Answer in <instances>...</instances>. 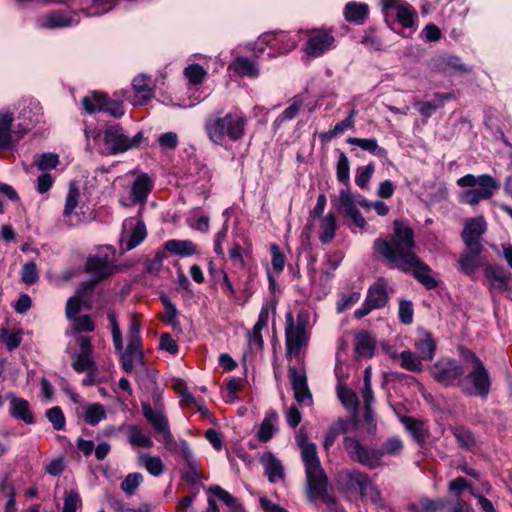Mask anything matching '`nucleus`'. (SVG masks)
<instances>
[{
	"label": "nucleus",
	"mask_w": 512,
	"mask_h": 512,
	"mask_svg": "<svg viewBox=\"0 0 512 512\" xmlns=\"http://www.w3.org/2000/svg\"><path fill=\"white\" fill-rule=\"evenodd\" d=\"M10 399V413L13 417L22 420L26 424H32L34 422L33 415L29 409V403L27 400L9 396Z\"/></svg>",
	"instance_id": "nucleus-27"
},
{
	"label": "nucleus",
	"mask_w": 512,
	"mask_h": 512,
	"mask_svg": "<svg viewBox=\"0 0 512 512\" xmlns=\"http://www.w3.org/2000/svg\"><path fill=\"white\" fill-rule=\"evenodd\" d=\"M73 23V19L62 13H51L47 15L44 20L43 26L47 28H61L70 26Z\"/></svg>",
	"instance_id": "nucleus-46"
},
{
	"label": "nucleus",
	"mask_w": 512,
	"mask_h": 512,
	"mask_svg": "<svg viewBox=\"0 0 512 512\" xmlns=\"http://www.w3.org/2000/svg\"><path fill=\"white\" fill-rule=\"evenodd\" d=\"M309 340L308 331L293 326V314H286L285 341L287 355L292 358L300 353V350L307 346Z\"/></svg>",
	"instance_id": "nucleus-15"
},
{
	"label": "nucleus",
	"mask_w": 512,
	"mask_h": 512,
	"mask_svg": "<svg viewBox=\"0 0 512 512\" xmlns=\"http://www.w3.org/2000/svg\"><path fill=\"white\" fill-rule=\"evenodd\" d=\"M457 185L471 188L462 191L459 195L461 203L471 206L477 205L482 200L490 199L500 187L498 181L488 174L479 176L467 174L457 180Z\"/></svg>",
	"instance_id": "nucleus-6"
},
{
	"label": "nucleus",
	"mask_w": 512,
	"mask_h": 512,
	"mask_svg": "<svg viewBox=\"0 0 512 512\" xmlns=\"http://www.w3.org/2000/svg\"><path fill=\"white\" fill-rule=\"evenodd\" d=\"M158 142L162 150H174L178 145V136L175 132H166L159 136Z\"/></svg>",
	"instance_id": "nucleus-62"
},
{
	"label": "nucleus",
	"mask_w": 512,
	"mask_h": 512,
	"mask_svg": "<svg viewBox=\"0 0 512 512\" xmlns=\"http://www.w3.org/2000/svg\"><path fill=\"white\" fill-rule=\"evenodd\" d=\"M301 451L306 475V494L309 502H324L329 508L336 504L335 498L328 491V478L317 454L316 445L305 434L296 436Z\"/></svg>",
	"instance_id": "nucleus-2"
},
{
	"label": "nucleus",
	"mask_w": 512,
	"mask_h": 512,
	"mask_svg": "<svg viewBox=\"0 0 512 512\" xmlns=\"http://www.w3.org/2000/svg\"><path fill=\"white\" fill-rule=\"evenodd\" d=\"M484 276L488 281V288L492 295L496 291H509L511 275L503 268L486 264L484 266Z\"/></svg>",
	"instance_id": "nucleus-19"
},
{
	"label": "nucleus",
	"mask_w": 512,
	"mask_h": 512,
	"mask_svg": "<svg viewBox=\"0 0 512 512\" xmlns=\"http://www.w3.org/2000/svg\"><path fill=\"white\" fill-rule=\"evenodd\" d=\"M115 251L111 246H103L98 252L90 256L86 262V271L92 275L96 281H102L115 272L119 268L113 264L112 256Z\"/></svg>",
	"instance_id": "nucleus-9"
},
{
	"label": "nucleus",
	"mask_w": 512,
	"mask_h": 512,
	"mask_svg": "<svg viewBox=\"0 0 512 512\" xmlns=\"http://www.w3.org/2000/svg\"><path fill=\"white\" fill-rule=\"evenodd\" d=\"M347 143L360 147L362 150L368 151L379 157L386 156V150L378 146V142L375 138H356L349 137Z\"/></svg>",
	"instance_id": "nucleus-34"
},
{
	"label": "nucleus",
	"mask_w": 512,
	"mask_h": 512,
	"mask_svg": "<svg viewBox=\"0 0 512 512\" xmlns=\"http://www.w3.org/2000/svg\"><path fill=\"white\" fill-rule=\"evenodd\" d=\"M72 367L75 371L81 373V372H87L89 370H97V367L92 360L91 355L86 354H77L75 356L74 361L72 362Z\"/></svg>",
	"instance_id": "nucleus-52"
},
{
	"label": "nucleus",
	"mask_w": 512,
	"mask_h": 512,
	"mask_svg": "<svg viewBox=\"0 0 512 512\" xmlns=\"http://www.w3.org/2000/svg\"><path fill=\"white\" fill-rule=\"evenodd\" d=\"M395 12L397 20L403 27L409 28L413 26L415 12L408 4L403 3L401 6H398Z\"/></svg>",
	"instance_id": "nucleus-49"
},
{
	"label": "nucleus",
	"mask_w": 512,
	"mask_h": 512,
	"mask_svg": "<svg viewBox=\"0 0 512 512\" xmlns=\"http://www.w3.org/2000/svg\"><path fill=\"white\" fill-rule=\"evenodd\" d=\"M451 432L460 448L471 450L476 445V438L469 429L463 426H455L451 428Z\"/></svg>",
	"instance_id": "nucleus-36"
},
{
	"label": "nucleus",
	"mask_w": 512,
	"mask_h": 512,
	"mask_svg": "<svg viewBox=\"0 0 512 512\" xmlns=\"http://www.w3.org/2000/svg\"><path fill=\"white\" fill-rule=\"evenodd\" d=\"M344 14L347 21L362 24L368 15V5L349 2L346 4Z\"/></svg>",
	"instance_id": "nucleus-33"
},
{
	"label": "nucleus",
	"mask_w": 512,
	"mask_h": 512,
	"mask_svg": "<svg viewBox=\"0 0 512 512\" xmlns=\"http://www.w3.org/2000/svg\"><path fill=\"white\" fill-rule=\"evenodd\" d=\"M79 197V190L73 184L70 185L63 212L65 217H69L73 214L75 208L78 206Z\"/></svg>",
	"instance_id": "nucleus-56"
},
{
	"label": "nucleus",
	"mask_w": 512,
	"mask_h": 512,
	"mask_svg": "<svg viewBox=\"0 0 512 512\" xmlns=\"http://www.w3.org/2000/svg\"><path fill=\"white\" fill-rule=\"evenodd\" d=\"M108 319L110 321L114 348L118 353H120L123 369L127 373H131L136 367L143 364L144 356L142 349L127 347L126 351H123L122 332L120 330L116 314L114 312H109Z\"/></svg>",
	"instance_id": "nucleus-7"
},
{
	"label": "nucleus",
	"mask_w": 512,
	"mask_h": 512,
	"mask_svg": "<svg viewBox=\"0 0 512 512\" xmlns=\"http://www.w3.org/2000/svg\"><path fill=\"white\" fill-rule=\"evenodd\" d=\"M59 157L54 153H43L35 160L37 168L41 171H48L57 166Z\"/></svg>",
	"instance_id": "nucleus-57"
},
{
	"label": "nucleus",
	"mask_w": 512,
	"mask_h": 512,
	"mask_svg": "<svg viewBox=\"0 0 512 512\" xmlns=\"http://www.w3.org/2000/svg\"><path fill=\"white\" fill-rule=\"evenodd\" d=\"M288 373L295 400L301 405H312L313 398L308 387L306 374L299 372L295 367H289Z\"/></svg>",
	"instance_id": "nucleus-18"
},
{
	"label": "nucleus",
	"mask_w": 512,
	"mask_h": 512,
	"mask_svg": "<svg viewBox=\"0 0 512 512\" xmlns=\"http://www.w3.org/2000/svg\"><path fill=\"white\" fill-rule=\"evenodd\" d=\"M373 340L366 332L358 333L355 337V351L359 357L369 358L373 355Z\"/></svg>",
	"instance_id": "nucleus-38"
},
{
	"label": "nucleus",
	"mask_w": 512,
	"mask_h": 512,
	"mask_svg": "<svg viewBox=\"0 0 512 512\" xmlns=\"http://www.w3.org/2000/svg\"><path fill=\"white\" fill-rule=\"evenodd\" d=\"M303 106V101L299 97H294L290 105L277 117L276 123L282 124L285 121L292 120L296 117Z\"/></svg>",
	"instance_id": "nucleus-48"
},
{
	"label": "nucleus",
	"mask_w": 512,
	"mask_h": 512,
	"mask_svg": "<svg viewBox=\"0 0 512 512\" xmlns=\"http://www.w3.org/2000/svg\"><path fill=\"white\" fill-rule=\"evenodd\" d=\"M106 418V410L102 404L93 403L86 407L84 420L87 424L95 426Z\"/></svg>",
	"instance_id": "nucleus-42"
},
{
	"label": "nucleus",
	"mask_w": 512,
	"mask_h": 512,
	"mask_svg": "<svg viewBox=\"0 0 512 512\" xmlns=\"http://www.w3.org/2000/svg\"><path fill=\"white\" fill-rule=\"evenodd\" d=\"M207 492L215 495L218 499L224 502L230 509V512H243V507L239 503L238 499L219 485H211L207 489Z\"/></svg>",
	"instance_id": "nucleus-31"
},
{
	"label": "nucleus",
	"mask_w": 512,
	"mask_h": 512,
	"mask_svg": "<svg viewBox=\"0 0 512 512\" xmlns=\"http://www.w3.org/2000/svg\"><path fill=\"white\" fill-rule=\"evenodd\" d=\"M344 447L353 460L363 465L370 468H376L382 465V461L379 460L378 450L364 448L355 438L346 437L344 439Z\"/></svg>",
	"instance_id": "nucleus-16"
},
{
	"label": "nucleus",
	"mask_w": 512,
	"mask_h": 512,
	"mask_svg": "<svg viewBox=\"0 0 512 512\" xmlns=\"http://www.w3.org/2000/svg\"><path fill=\"white\" fill-rule=\"evenodd\" d=\"M389 296L387 283L384 279H378L368 290L366 300L375 309L382 308L388 302Z\"/></svg>",
	"instance_id": "nucleus-22"
},
{
	"label": "nucleus",
	"mask_w": 512,
	"mask_h": 512,
	"mask_svg": "<svg viewBox=\"0 0 512 512\" xmlns=\"http://www.w3.org/2000/svg\"><path fill=\"white\" fill-rule=\"evenodd\" d=\"M128 432V441L134 447L151 448L153 441L142 433L137 425H129L126 427Z\"/></svg>",
	"instance_id": "nucleus-37"
},
{
	"label": "nucleus",
	"mask_w": 512,
	"mask_h": 512,
	"mask_svg": "<svg viewBox=\"0 0 512 512\" xmlns=\"http://www.w3.org/2000/svg\"><path fill=\"white\" fill-rule=\"evenodd\" d=\"M229 68L240 77L256 78L259 75L257 62L246 57H237Z\"/></svg>",
	"instance_id": "nucleus-26"
},
{
	"label": "nucleus",
	"mask_w": 512,
	"mask_h": 512,
	"mask_svg": "<svg viewBox=\"0 0 512 512\" xmlns=\"http://www.w3.org/2000/svg\"><path fill=\"white\" fill-rule=\"evenodd\" d=\"M400 365L403 369L411 372H421L423 370L422 358L409 350L402 351L399 355Z\"/></svg>",
	"instance_id": "nucleus-40"
},
{
	"label": "nucleus",
	"mask_w": 512,
	"mask_h": 512,
	"mask_svg": "<svg viewBox=\"0 0 512 512\" xmlns=\"http://www.w3.org/2000/svg\"><path fill=\"white\" fill-rule=\"evenodd\" d=\"M374 164L370 163L366 166L359 167L357 169V174L355 177L356 184L361 187L365 188L367 187L373 173H374Z\"/></svg>",
	"instance_id": "nucleus-59"
},
{
	"label": "nucleus",
	"mask_w": 512,
	"mask_h": 512,
	"mask_svg": "<svg viewBox=\"0 0 512 512\" xmlns=\"http://www.w3.org/2000/svg\"><path fill=\"white\" fill-rule=\"evenodd\" d=\"M444 105V98L439 97L438 100L422 101L415 103V107L424 118H429L438 108Z\"/></svg>",
	"instance_id": "nucleus-50"
},
{
	"label": "nucleus",
	"mask_w": 512,
	"mask_h": 512,
	"mask_svg": "<svg viewBox=\"0 0 512 512\" xmlns=\"http://www.w3.org/2000/svg\"><path fill=\"white\" fill-rule=\"evenodd\" d=\"M38 280V272L34 262L24 264L22 268V281L25 284L31 285Z\"/></svg>",
	"instance_id": "nucleus-63"
},
{
	"label": "nucleus",
	"mask_w": 512,
	"mask_h": 512,
	"mask_svg": "<svg viewBox=\"0 0 512 512\" xmlns=\"http://www.w3.org/2000/svg\"><path fill=\"white\" fill-rule=\"evenodd\" d=\"M72 320H73L72 326L76 332L93 331L94 330V323L92 322L91 318L88 315L74 317Z\"/></svg>",
	"instance_id": "nucleus-64"
},
{
	"label": "nucleus",
	"mask_w": 512,
	"mask_h": 512,
	"mask_svg": "<svg viewBox=\"0 0 512 512\" xmlns=\"http://www.w3.org/2000/svg\"><path fill=\"white\" fill-rule=\"evenodd\" d=\"M337 394L342 404L348 409H355L358 405L357 395L347 387L339 386Z\"/></svg>",
	"instance_id": "nucleus-54"
},
{
	"label": "nucleus",
	"mask_w": 512,
	"mask_h": 512,
	"mask_svg": "<svg viewBox=\"0 0 512 512\" xmlns=\"http://www.w3.org/2000/svg\"><path fill=\"white\" fill-rule=\"evenodd\" d=\"M413 306L410 301L401 300L399 303V319L401 323L409 325L413 322Z\"/></svg>",
	"instance_id": "nucleus-61"
},
{
	"label": "nucleus",
	"mask_w": 512,
	"mask_h": 512,
	"mask_svg": "<svg viewBox=\"0 0 512 512\" xmlns=\"http://www.w3.org/2000/svg\"><path fill=\"white\" fill-rule=\"evenodd\" d=\"M13 121L14 117L11 112H0V149H8L14 142V134L11 130Z\"/></svg>",
	"instance_id": "nucleus-24"
},
{
	"label": "nucleus",
	"mask_w": 512,
	"mask_h": 512,
	"mask_svg": "<svg viewBox=\"0 0 512 512\" xmlns=\"http://www.w3.org/2000/svg\"><path fill=\"white\" fill-rule=\"evenodd\" d=\"M135 92V104L143 105L153 96L152 81L146 75H138L132 81Z\"/></svg>",
	"instance_id": "nucleus-23"
},
{
	"label": "nucleus",
	"mask_w": 512,
	"mask_h": 512,
	"mask_svg": "<svg viewBox=\"0 0 512 512\" xmlns=\"http://www.w3.org/2000/svg\"><path fill=\"white\" fill-rule=\"evenodd\" d=\"M403 449V442L397 437L386 440L380 449H378L379 460L382 461L384 455L398 456Z\"/></svg>",
	"instance_id": "nucleus-45"
},
{
	"label": "nucleus",
	"mask_w": 512,
	"mask_h": 512,
	"mask_svg": "<svg viewBox=\"0 0 512 512\" xmlns=\"http://www.w3.org/2000/svg\"><path fill=\"white\" fill-rule=\"evenodd\" d=\"M141 323L138 320L137 315H131L129 322V332H128V345L127 347L131 348H141L142 339L140 335Z\"/></svg>",
	"instance_id": "nucleus-44"
},
{
	"label": "nucleus",
	"mask_w": 512,
	"mask_h": 512,
	"mask_svg": "<svg viewBox=\"0 0 512 512\" xmlns=\"http://www.w3.org/2000/svg\"><path fill=\"white\" fill-rule=\"evenodd\" d=\"M460 356L467 374L461 383V390L470 395L487 398L491 389V376L483 361L470 349L461 348Z\"/></svg>",
	"instance_id": "nucleus-4"
},
{
	"label": "nucleus",
	"mask_w": 512,
	"mask_h": 512,
	"mask_svg": "<svg viewBox=\"0 0 512 512\" xmlns=\"http://www.w3.org/2000/svg\"><path fill=\"white\" fill-rule=\"evenodd\" d=\"M433 379L444 386H458L464 381L465 366L455 359L442 358L429 369Z\"/></svg>",
	"instance_id": "nucleus-8"
},
{
	"label": "nucleus",
	"mask_w": 512,
	"mask_h": 512,
	"mask_svg": "<svg viewBox=\"0 0 512 512\" xmlns=\"http://www.w3.org/2000/svg\"><path fill=\"white\" fill-rule=\"evenodd\" d=\"M415 348L419 356L426 361L434 358L436 352V342L429 333H423L416 341Z\"/></svg>",
	"instance_id": "nucleus-30"
},
{
	"label": "nucleus",
	"mask_w": 512,
	"mask_h": 512,
	"mask_svg": "<svg viewBox=\"0 0 512 512\" xmlns=\"http://www.w3.org/2000/svg\"><path fill=\"white\" fill-rule=\"evenodd\" d=\"M350 177V162L347 156L340 152L337 161V179L344 184H348Z\"/></svg>",
	"instance_id": "nucleus-55"
},
{
	"label": "nucleus",
	"mask_w": 512,
	"mask_h": 512,
	"mask_svg": "<svg viewBox=\"0 0 512 512\" xmlns=\"http://www.w3.org/2000/svg\"><path fill=\"white\" fill-rule=\"evenodd\" d=\"M334 44L335 37L330 30L313 29L306 32L303 51L307 56L317 58L332 50Z\"/></svg>",
	"instance_id": "nucleus-11"
},
{
	"label": "nucleus",
	"mask_w": 512,
	"mask_h": 512,
	"mask_svg": "<svg viewBox=\"0 0 512 512\" xmlns=\"http://www.w3.org/2000/svg\"><path fill=\"white\" fill-rule=\"evenodd\" d=\"M400 421L417 443H423L429 437L428 429L423 421L409 416L401 417Z\"/></svg>",
	"instance_id": "nucleus-25"
},
{
	"label": "nucleus",
	"mask_w": 512,
	"mask_h": 512,
	"mask_svg": "<svg viewBox=\"0 0 512 512\" xmlns=\"http://www.w3.org/2000/svg\"><path fill=\"white\" fill-rule=\"evenodd\" d=\"M144 417L151 423L153 428L160 434L159 441L164 444L166 449L175 451L178 443L173 438L166 416L161 410H154L148 403L142 404Z\"/></svg>",
	"instance_id": "nucleus-12"
},
{
	"label": "nucleus",
	"mask_w": 512,
	"mask_h": 512,
	"mask_svg": "<svg viewBox=\"0 0 512 512\" xmlns=\"http://www.w3.org/2000/svg\"><path fill=\"white\" fill-rule=\"evenodd\" d=\"M206 70L198 65L192 64L185 68L184 74L192 84H200L206 76Z\"/></svg>",
	"instance_id": "nucleus-58"
},
{
	"label": "nucleus",
	"mask_w": 512,
	"mask_h": 512,
	"mask_svg": "<svg viewBox=\"0 0 512 512\" xmlns=\"http://www.w3.org/2000/svg\"><path fill=\"white\" fill-rule=\"evenodd\" d=\"M246 119L242 113L231 111L225 115H211L205 122L209 140L222 147L240 140L244 136Z\"/></svg>",
	"instance_id": "nucleus-3"
},
{
	"label": "nucleus",
	"mask_w": 512,
	"mask_h": 512,
	"mask_svg": "<svg viewBox=\"0 0 512 512\" xmlns=\"http://www.w3.org/2000/svg\"><path fill=\"white\" fill-rule=\"evenodd\" d=\"M142 482H143V476L141 473H138V472L130 473L122 481L121 489L127 495H133L135 490L139 487V485Z\"/></svg>",
	"instance_id": "nucleus-51"
},
{
	"label": "nucleus",
	"mask_w": 512,
	"mask_h": 512,
	"mask_svg": "<svg viewBox=\"0 0 512 512\" xmlns=\"http://www.w3.org/2000/svg\"><path fill=\"white\" fill-rule=\"evenodd\" d=\"M340 211L346 216L355 211L356 205L348 190H341L339 193Z\"/></svg>",
	"instance_id": "nucleus-60"
},
{
	"label": "nucleus",
	"mask_w": 512,
	"mask_h": 512,
	"mask_svg": "<svg viewBox=\"0 0 512 512\" xmlns=\"http://www.w3.org/2000/svg\"><path fill=\"white\" fill-rule=\"evenodd\" d=\"M260 462L264 467L265 475L271 483H277L284 479L283 465L271 452L264 453L260 458Z\"/></svg>",
	"instance_id": "nucleus-21"
},
{
	"label": "nucleus",
	"mask_w": 512,
	"mask_h": 512,
	"mask_svg": "<svg viewBox=\"0 0 512 512\" xmlns=\"http://www.w3.org/2000/svg\"><path fill=\"white\" fill-rule=\"evenodd\" d=\"M336 219L332 213L320 217L319 239L323 244H328L335 237Z\"/></svg>",
	"instance_id": "nucleus-32"
},
{
	"label": "nucleus",
	"mask_w": 512,
	"mask_h": 512,
	"mask_svg": "<svg viewBox=\"0 0 512 512\" xmlns=\"http://www.w3.org/2000/svg\"><path fill=\"white\" fill-rule=\"evenodd\" d=\"M470 484L464 477H457L449 483V491L452 497L451 502L446 501L448 512H473L472 507L466 501V494H469Z\"/></svg>",
	"instance_id": "nucleus-13"
},
{
	"label": "nucleus",
	"mask_w": 512,
	"mask_h": 512,
	"mask_svg": "<svg viewBox=\"0 0 512 512\" xmlns=\"http://www.w3.org/2000/svg\"><path fill=\"white\" fill-rule=\"evenodd\" d=\"M165 249L182 257L191 256L196 252L195 245L190 240H169L165 243Z\"/></svg>",
	"instance_id": "nucleus-35"
},
{
	"label": "nucleus",
	"mask_w": 512,
	"mask_h": 512,
	"mask_svg": "<svg viewBox=\"0 0 512 512\" xmlns=\"http://www.w3.org/2000/svg\"><path fill=\"white\" fill-rule=\"evenodd\" d=\"M355 479L363 496L369 497L375 503L381 500L379 491L370 483L367 475L356 473Z\"/></svg>",
	"instance_id": "nucleus-43"
},
{
	"label": "nucleus",
	"mask_w": 512,
	"mask_h": 512,
	"mask_svg": "<svg viewBox=\"0 0 512 512\" xmlns=\"http://www.w3.org/2000/svg\"><path fill=\"white\" fill-rule=\"evenodd\" d=\"M278 414L270 411L266 414L257 431V438L260 442L269 441L277 431Z\"/></svg>",
	"instance_id": "nucleus-28"
},
{
	"label": "nucleus",
	"mask_w": 512,
	"mask_h": 512,
	"mask_svg": "<svg viewBox=\"0 0 512 512\" xmlns=\"http://www.w3.org/2000/svg\"><path fill=\"white\" fill-rule=\"evenodd\" d=\"M446 506V501L443 499L432 500L429 498H422L419 501L412 503L410 509L413 512H437Z\"/></svg>",
	"instance_id": "nucleus-39"
},
{
	"label": "nucleus",
	"mask_w": 512,
	"mask_h": 512,
	"mask_svg": "<svg viewBox=\"0 0 512 512\" xmlns=\"http://www.w3.org/2000/svg\"><path fill=\"white\" fill-rule=\"evenodd\" d=\"M147 236L145 223L140 217H130L123 221L119 238L121 252H128L140 245Z\"/></svg>",
	"instance_id": "nucleus-10"
},
{
	"label": "nucleus",
	"mask_w": 512,
	"mask_h": 512,
	"mask_svg": "<svg viewBox=\"0 0 512 512\" xmlns=\"http://www.w3.org/2000/svg\"><path fill=\"white\" fill-rule=\"evenodd\" d=\"M92 137L103 145L101 153L115 155L137 148L144 140L142 132H138L132 138L125 135L119 125H106L102 130L93 132Z\"/></svg>",
	"instance_id": "nucleus-5"
},
{
	"label": "nucleus",
	"mask_w": 512,
	"mask_h": 512,
	"mask_svg": "<svg viewBox=\"0 0 512 512\" xmlns=\"http://www.w3.org/2000/svg\"><path fill=\"white\" fill-rule=\"evenodd\" d=\"M486 229L487 223L482 216L467 219L462 232L464 244H481V237Z\"/></svg>",
	"instance_id": "nucleus-20"
},
{
	"label": "nucleus",
	"mask_w": 512,
	"mask_h": 512,
	"mask_svg": "<svg viewBox=\"0 0 512 512\" xmlns=\"http://www.w3.org/2000/svg\"><path fill=\"white\" fill-rule=\"evenodd\" d=\"M484 247L482 244H465V250L460 255L458 260L460 269L468 274H474L475 271L484 265L483 258L481 256Z\"/></svg>",
	"instance_id": "nucleus-17"
},
{
	"label": "nucleus",
	"mask_w": 512,
	"mask_h": 512,
	"mask_svg": "<svg viewBox=\"0 0 512 512\" xmlns=\"http://www.w3.org/2000/svg\"><path fill=\"white\" fill-rule=\"evenodd\" d=\"M139 463L145 467V469L152 476H160L164 471V464L160 457L158 456H150L148 454H140L139 455Z\"/></svg>",
	"instance_id": "nucleus-41"
},
{
	"label": "nucleus",
	"mask_w": 512,
	"mask_h": 512,
	"mask_svg": "<svg viewBox=\"0 0 512 512\" xmlns=\"http://www.w3.org/2000/svg\"><path fill=\"white\" fill-rule=\"evenodd\" d=\"M82 105L87 113L101 111L116 118H119L124 114L121 103L110 100L106 95L98 92H94L91 96L84 97L82 99Z\"/></svg>",
	"instance_id": "nucleus-14"
},
{
	"label": "nucleus",
	"mask_w": 512,
	"mask_h": 512,
	"mask_svg": "<svg viewBox=\"0 0 512 512\" xmlns=\"http://www.w3.org/2000/svg\"><path fill=\"white\" fill-rule=\"evenodd\" d=\"M80 494L76 489L64 492V505L62 512H76L81 507Z\"/></svg>",
	"instance_id": "nucleus-47"
},
{
	"label": "nucleus",
	"mask_w": 512,
	"mask_h": 512,
	"mask_svg": "<svg viewBox=\"0 0 512 512\" xmlns=\"http://www.w3.org/2000/svg\"><path fill=\"white\" fill-rule=\"evenodd\" d=\"M152 190V180L147 174L139 175L133 182L131 192L134 202L143 203Z\"/></svg>",
	"instance_id": "nucleus-29"
},
{
	"label": "nucleus",
	"mask_w": 512,
	"mask_h": 512,
	"mask_svg": "<svg viewBox=\"0 0 512 512\" xmlns=\"http://www.w3.org/2000/svg\"><path fill=\"white\" fill-rule=\"evenodd\" d=\"M46 417L57 431L63 430L65 427V417L60 407L55 406L46 411Z\"/></svg>",
	"instance_id": "nucleus-53"
},
{
	"label": "nucleus",
	"mask_w": 512,
	"mask_h": 512,
	"mask_svg": "<svg viewBox=\"0 0 512 512\" xmlns=\"http://www.w3.org/2000/svg\"><path fill=\"white\" fill-rule=\"evenodd\" d=\"M374 248L394 267L404 272L412 270L414 277L427 289L437 286V281L431 276V269L414 251V232L409 226L395 221L391 241L377 239Z\"/></svg>",
	"instance_id": "nucleus-1"
}]
</instances>
